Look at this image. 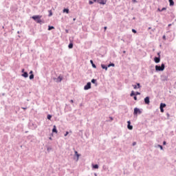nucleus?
Returning a JSON list of instances; mask_svg holds the SVG:
<instances>
[{
    "instance_id": "27",
    "label": "nucleus",
    "mask_w": 176,
    "mask_h": 176,
    "mask_svg": "<svg viewBox=\"0 0 176 176\" xmlns=\"http://www.w3.org/2000/svg\"><path fill=\"white\" fill-rule=\"evenodd\" d=\"M94 168H98V165L97 164L94 165Z\"/></svg>"
},
{
    "instance_id": "49",
    "label": "nucleus",
    "mask_w": 176,
    "mask_h": 176,
    "mask_svg": "<svg viewBox=\"0 0 176 176\" xmlns=\"http://www.w3.org/2000/svg\"><path fill=\"white\" fill-rule=\"evenodd\" d=\"M30 74H32V71H31V72H30Z\"/></svg>"
},
{
    "instance_id": "47",
    "label": "nucleus",
    "mask_w": 176,
    "mask_h": 176,
    "mask_svg": "<svg viewBox=\"0 0 176 176\" xmlns=\"http://www.w3.org/2000/svg\"><path fill=\"white\" fill-rule=\"evenodd\" d=\"M94 175H95V176H97V173H94Z\"/></svg>"
},
{
    "instance_id": "10",
    "label": "nucleus",
    "mask_w": 176,
    "mask_h": 176,
    "mask_svg": "<svg viewBox=\"0 0 176 176\" xmlns=\"http://www.w3.org/2000/svg\"><path fill=\"white\" fill-rule=\"evenodd\" d=\"M52 133H56V134H57V133H58L57 128H56V125L54 126V128L52 129Z\"/></svg>"
},
{
    "instance_id": "25",
    "label": "nucleus",
    "mask_w": 176,
    "mask_h": 176,
    "mask_svg": "<svg viewBox=\"0 0 176 176\" xmlns=\"http://www.w3.org/2000/svg\"><path fill=\"white\" fill-rule=\"evenodd\" d=\"M132 32H133L134 34H137V30H136L133 29V30H132Z\"/></svg>"
},
{
    "instance_id": "48",
    "label": "nucleus",
    "mask_w": 176,
    "mask_h": 176,
    "mask_svg": "<svg viewBox=\"0 0 176 176\" xmlns=\"http://www.w3.org/2000/svg\"><path fill=\"white\" fill-rule=\"evenodd\" d=\"M73 20H74V21H75V20H76V19L74 18Z\"/></svg>"
},
{
    "instance_id": "14",
    "label": "nucleus",
    "mask_w": 176,
    "mask_h": 176,
    "mask_svg": "<svg viewBox=\"0 0 176 176\" xmlns=\"http://www.w3.org/2000/svg\"><path fill=\"white\" fill-rule=\"evenodd\" d=\"M101 67H102V69H105V71L108 70V67L107 66H105V65H101Z\"/></svg>"
},
{
    "instance_id": "3",
    "label": "nucleus",
    "mask_w": 176,
    "mask_h": 176,
    "mask_svg": "<svg viewBox=\"0 0 176 176\" xmlns=\"http://www.w3.org/2000/svg\"><path fill=\"white\" fill-rule=\"evenodd\" d=\"M91 89V82H87V84L84 87V90H89Z\"/></svg>"
},
{
    "instance_id": "31",
    "label": "nucleus",
    "mask_w": 176,
    "mask_h": 176,
    "mask_svg": "<svg viewBox=\"0 0 176 176\" xmlns=\"http://www.w3.org/2000/svg\"><path fill=\"white\" fill-rule=\"evenodd\" d=\"M166 8H163L161 10H160V12H163V10H166Z\"/></svg>"
},
{
    "instance_id": "26",
    "label": "nucleus",
    "mask_w": 176,
    "mask_h": 176,
    "mask_svg": "<svg viewBox=\"0 0 176 176\" xmlns=\"http://www.w3.org/2000/svg\"><path fill=\"white\" fill-rule=\"evenodd\" d=\"M96 79H92L91 80V83H96Z\"/></svg>"
},
{
    "instance_id": "34",
    "label": "nucleus",
    "mask_w": 176,
    "mask_h": 176,
    "mask_svg": "<svg viewBox=\"0 0 176 176\" xmlns=\"http://www.w3.org/2000/svg\"><path fill=\"white\" fill-rule=\"evenodd\" d=\"M162 38H163L164 41H166V35H164Z\"/></svg>"
},
{
    "instance_id": "45",
    "label": "nucleus",
    "mask_w": 176,
    "mask_h": 176,
    "mask_svg": "<svg viewBox=\"0 0 176 176\" xmlns=\"http://www.w3.org/2000/svg\"><path fill=\"white\" fill-rule=\"evenodd\" d=\"M21 72H23V74H24V69H22Z\"/></svg>"
},
{
    "instance_id": "28",
    "label": "nucleus",
    "mask_w": 176,
    "mask_h": 176,
    "mask_svg": "<svg viewBox=\"0 0 176 176\" xmlns=\"http://www.w3.org/2000/svg\"><path fill=\"white\" fill-rule=\"evenodd\" d=\"M160 111H161L162 113L164 112V109H163V108L160 107Z\"/></svg>"
},
{
    "instance_id": "41",
    "label": "nucleus",
    "mask_w": 176,
    "mask_h": 176,
    "mask_svg": "<svg viewBox=\"0 0 176 176\" xmlns=\"http://www.w3.org/2000/svg\"><path fill=\"white\" fill-rule=\"evenodd\" d=\"M163 145H166V141L163 142Z\"/></svg>"
},
{
    "instance_id": "42",
    "label": "nucleus",
    "mask_w": 176,
    "mask_h": 176,
    "mask_svg": "<svg viewBox=\"0 0 176 176\" xmlns=\"http://www.w3.org/2000/svg\"><path fill=\"white\" fill-rule=\"evenodd\" d=\"M94 2H98V0H94Z\"/></svg>"
},
{
    "instance_id": "21",
    "label": "nucleus",
    "mask_w": 176,
    "mask_h": 176,
    "mask_svg": "<svg viewBox=\"0 0 176 176\" xmlns=\"http://www.w3.org/2000/svg\"><path fill=\"white\" fill-rule=\"evenodd\" d=\"M47 118L48 120H50L52 119V116L48 115Z\"/></svg>"
},
{
    "instance_id": "2",
    "label": "nucleus",
    "mask_w": 176,
    "mask_h": 176,
    "mask_svg": "<svg viewBox=\"0 0 176 176\" xmlns=\"http://www.w3.org/2000/svg\"><path fill=\"white\" fill-rule=\"evenodd\" d=\"M155 71H164V63H162L161 66L156 65Z\"/></svg>"
},
{
    "instance_id": "8",
    "label": "nucleus",
    "mask_w": 176,
    "mask_h": 176,
    "mask_svg": "<svg viewBox=\"0 0 176 176\" xmlns=\"http://www.w3.org/2000/svg\"><path fill=\"white\" fill-rule=\"evenodd\" d=\"M127 123H128L127 127L129 130H133V126L130 125L131 122L130 121H128Z\"/></svg>"
},
{
    "instance_id": "24",
    "label": "nucleus",
    "mask_w": 176,
    "mask_h": 176,
    "mask_svg": "<svg viewBox=\"0 0 176 176\" xmlns=\"http://www.w3.org/2000/svg\"><path fill=\"white\" fill-rule=\"evenodd\" d=\"M30 79H34V74H31L30 76Z\"/></svg>"
},
{
    "instance_id": "7",
    "label": "nucleus",
    "mask_w": 176,
    "mask_h": 176,
    "mask_svg": "<svg viewBox=\"0 0 176 176\" xmlns=\"http://www.w3.org/2000/svg\"><path fill=\"white\" fill-rule=\"evenodd\" d=\"M154 61H155V63H156L157 64L159 63H160V57H155V58H154Z\"/></svg>"
},
{
    "instance_id": "35",
    "label": "nucleus",
    "mask_w": 176,
    "mask_h": 176,
    "mask_svg": "<svg viewBox=\"0 0 176 176\" xmlns=\"http://www.w3.org/2000/svg\"><path fill=\"white\" fill-rule=\"evenodd\" d=\"M133 98H134L135 101H137V96H135L133 97Z\"/></svg>"
},
{
    "instance_id": "36",
    "label": "nucleus",
    "mask_w": 176,
    "mask_h": 176,
    "mask_svg": "<svg viewBox=\"0 0 176 176\" xmlns=\"http://www.w3.org/2000/svg\"><path fill=\"white\" fill-rule=\"evenodd\" d=\"M74 153H75V155H78V151H74Z\"/></svg>"
},
{
    "instance_id": "54",
    "label": "nucleus",
    "mask_w": 176,
    "mask_h": 176,
    "mask_svg": "<svg viewBox=\"0 0 176 176\" xmlns=\"http://www.w3.org/2000/svg\"><path fill=\"white\" fill-rule=\"evenodd\" d=\"M124 53H126V51H124Z\"/></svg>"
},
{
    "instance_id": "44",
    "label": "nucleus",
    "mask_w": 176,
    "mask_h": 176,
    "mask_svg": "<svg viewBox=\"0 0 176 176\" xmlns=\"http://www.w3.org/2000/svg\"><path fill=\"white\" fill-rule=\"evenodd\" d=\"M135 144H137L136 142H133V145L134 146V145H135Z\"/></svg>"
},
{
    "instance_id": "32",
    "label": "nucleus",
    "mask_w": 176,
    "mask_h": 176,
    "mask_svg": "<svg viewBox=\"0 0 176 176\" xmlns=\"http://www.w3.org/2000/svg\"><path fill=\"white\" fill-rule=\"evenodd\" d=\"M140 94H141V93H140V92H136L135 96H140Z\"/></svg>"
},
{
    "instance_id": "33",
    "label": "nucleus",
    "mask_w": 176,
    "mask_h": 176,
    "mask_svg": "<svg viewBox=\"0 0 176 176\" xmlns=\"http://www.w3.org/2000/svg\"><path fill=\"white\" fill-rule=\"evenodd\" d=\"M158 146L160 148V149H163V146L162 145H158Z\"/></svg>"
},
{
    "instance_id": "15",
    "label": "nucleus",
    "mask_w": 176,
    "mask_h": 176,
    "mask_svg": "<svg viewBox=\"0 0 176 176\" xmlns=\"http://www.w3.org/2000/svg\"><path fill=\"white\" fill-rule=\"evenodd\" d=\"M22 76H23V78H28V73L24 72V73L22 74Z\"/></svg>"
},
{
    "instance_id": "16",
    "label": "nucleus",
    "mask_w": 176,
    "mask_h": 176,
    "mask_svg": "<svg viewBox=\"0 0 176 176\" xmlns=\"http://www.w3.org/2000/svg\"><path fill=\"white\" fill-rule=\"evenodd\" d=\"M170 6H174V1L169 0Z\"/></svg>"
},
{
    "instance_id": "11",
    "label": "nucleus",
    "mask_w": 176,
    "mask_h": 176,
    "mask_svg": "<svg viewBox=\"0 0 176 176\" xmlns=\"http://www.w3.org/2000/svg\"><path fill=\"white\" fill-rule=\"evenodd\" d=\"M63 13H67L68 14V13H69V10L68 8L63 9Z\"/></svg>"
},
{
    "instance_id": "13",
    "label": "nucleus",
    "mask_w": 176,
    "mask_h": 176,
    "mask_svg": "<svg viewBox=\"0 0 176 176\" xmlns=\"http://www.w3.org/2000/svg\"><path fill=\"white\" fill-rule=\"evenodd\" d=\"M166 103H161L160 104V108H166Z\"/></svg>"
},
{
    "instance_id": "6",
    "label": "nucleus",
    "mask_w": 176,
    "mask_h": 176,
    "mask_svg": "<svg viewBox=\"0 0 176 176\" xmlns=\"http://www.w3.org/2000/svg\"><path fill=\"white\" fill-rule=\"evenodd\" d=\"M144 102L147 105H149V103L151 102V101L149 100V97L147 96L144 98Z\"/></svg>"
},
{
    "instance_id": "39",
    "label": "nucleus",
    "mask_w": 176,
    "mask_h": 176,
    "mask_svg": "<svg viewBox=\"0 0 176 176\" xmlns=\"http://www.w3.org/2000/svg\"><path fill=\"white\" fill-rule=\"evenodd\" d=\"M157 55L159 56V57H160V52H158Z\"/></svg>"
},
{
    "instance_id": "53",
    "label": "nucleus",
    "mask_w": 176,
    "mask_h": 176,
    "mask_svg": "<svg viewBox=\"0 0 176 176\" xmlns=\"http://www.w3.org/2000/svg\"><path fill=\"white\" fill-rule=\"evenodd\" d=\"M148 30H151V28H148Z\"/></svg>"
},
{
    "instance_id": "18",
    "label": "nucleus",
    "mask_w": 176,
    "mask_h": 176,
    "mask_svg": "<svg viewBox=\"0 0 176 176\" xmlns=\"http://www.w3.org/2000/svg\"><path fill=\"white\" fill-rule=\"evenodd\" d=\"M72 47H74V44L69 43V49H72Z\"/></svg>"
},
{
    "instance_id": "12",
    "label": "nucleus",
    "mask_w": 176,
    "mask_h": 176,
    "mask_svg": "<svg viewBox=\"0 0 176 176\" xmlns=\"http://www.w3.org/2000/svg\"><path fill=\"white\" fill-rule=\"evenodd\" d=\"M61 80H63V77L61 76H58L57 78H56V82H61Z\"/></svg>"
},
{
    "instance_id": "37",
    "label": "nucleus",
    "mask_w": 176,
    "mask_h": 176,
    "mask_svg": "<svg viewBox=\"0 0 176 176\" xmlns=\"http://www.w3.org/2000/svg\"><path fill=\"white\" fill-rule=\"evenodd\" d=\"M107 26H105L104 28V31H107Z\"/></svg>"
},
{
    "instance_id": "19",
    "label": "nucleus",
    "mask_w": 176,
    "mask_h": 176,
    "mask_svg": "<svg viewBox=\"0 0 176 176\" xmlns=\"http://www.w3.org/2000/svg\"><path fill=\"white\" fill-rule=\"evenodd\" d=\"M51 30H54V27L53 26H49L48 31H50Z\"/></svg>"
},
{
    "instance_id": "22",
    "label": "nucleus",
    "mask_w": 176,
    "mask_h": 176,
    "mask_svg": "<svg viewBox=\"0 0 176 176\" xmlns=\"http://www.w3.org/2000/svg\"><path fill=\"white\" fill-rule=\"evenodd\" d=\"M108 67H115V64H113V63L109 64V65H108Z\"/></svg>"
},
{
    "instance_id": "17",
    "label": "nucleus",
    "mask_w": 176,
    "mask_h": 176,
    "mask_svg": "<svg viewBox=\"0 0 176 176\" xmlns=\"http://www.w3.org/2000/svg\"><path fill=\"white\" fill-rule=\"evenodd\" d=\"M90 63H91V64H92V67H94V68H96L97 67L94 65V63H93V60H90Z\"/></svg>"
},
{
    "instance_id": "23",
    "label": "nucleus",
    "mask_w": 176,
    "mask_h": 176,
    "mask_svg": "<svg viewBox=\"0 0 176 176\" xmlns=\"http://www.w3.org/2000/svg\"><path fill=\"white\" fill-rule=\"evenodd\" d=\"M76 156V157H77V161H78V160H79V157H80V155L77 154Z\"/></svg>"
},
{
    "instance_id": "50",
    "label": "nucleus",
    "mask_w": 176,
    "mask_h": 176,
    "mask_svg": "<svg viewBox=\"0 0 176 176\" xmlns=\"http://www.w3.org/2000/svg\"><path fill=\"white\" fill-rule=\"evenodd\" d=\"M23 109H27V108H22Z\"/></svg>"
},
{
    "instance_id": "46",
    "label": "nucleus",
    "mask_w": 176,
    "mask_h": 176,
    "mask_svg": "<svg viewBox=\"0 0 176 176\" xmlns=\"http://www.w3.org/2000/svg\"><path fill=\"white\" fill-rule=\"evenodd\" d=\"M160 10H160V8H158V12H160Z\"/></svg>"
},
{
    "instance_id": "43",
    "label": "nucleus",
    "mask_w": 176,
    "mask_h": 176,
    "mask_svg": "<svg viewBox=\"0 0 176 176\" xmlns=\"http://www.w3.org/2000/svg\"><path fill=\"white\" fill-rule=\"evenodd\" d=\"M111 120H113V118L112 117L110 118Z\"/></svg>"
},
{
    "instance_id": "1",
    "label": "nucleus",
    "mask_w": 176,
    "mask_h": 176,
    "mask_svg": "<svg viewBox=\"0 0 176 176\" xmlns=\"http://www.w3.org/2000/svg\"><path fill=\"white\" fill-rule=\"evenodd\" d=\"M32 19H33V20H34V21H36L38 24H42V20L41 19H42V15H35L33 16Z\"/></svg>"
},
{
    "instance_id": "29",
    "label": "nucleus",
    "mask_w": 176,
    "mask_h": 176,
    "mask_svg": "<svg viewBox=\"0 0 176 176\" xmlns=\"http://www.w3.org/2000/svg\"><path fill=\"white\" fill-rule=\"evenodd\" d=\"M89 5H93V3H94V2H93L92 1H89Z\"/></svg>"
},
{
    "instance_id": "5",
    "label": "nucleus",
    "mask_w": 176,
    "mask_h": 176,
    "mask_svg": "<svg viewBox=\"0 0 176 176\" xmlns=\"http://www.w3.org/2000/svg\"><path fill=\"white\" fill-rule=\"evenodd\" d=\"M98 3L105 5L107 3V0H98Z\"/></svg>"
},
{
    "instance_id": "20",
    "label": "nucleus",
    "mask_w": 176,
    "mask_h": 176,
    "mask_svg": "<svg viewBox=\"0 0 176 176\" xmlns=\"http://www.w3.org/2000/svg\"><path fill=\"white\" fill-rule=\"evenodd\" d=\"M130 96H131V97H133V96H135V93H134V91H131Z\"/></svg>"
},
{
    "instance_id": "9",
    "label": "nucleus",
    "mask_w": 176,
    "mask_h": 176,
    "mask_svg": "<svg viewBox=\"0 0 176 176\" xmlns=\"http://www.w3.org/2000/svg\"><path fill=\"white\" fill-rule=\"evenodd\" d=\"M133 89H140L141 87V85H140V83H137V85H133Z\"/></svg>"
},
{
    "instance_id": "4",
    "label": "nucleus",
    "mask_w": 176,
    "mask_h": 176,
    "mask_svg": "<svg viewBox=\"0 0 176 176\" xmlns=\"http://www.w3.org/2000/svg\"><path fill=\"white\" fill-rule=\"evenodd\" d=\"M137 113L141 114V110H140V109L135 107L134 109V115H137Z\"/></svg>"
},
{
    "instance_id": "30",
    "label": "nucleus",
    "mask_w": 176,
    "mask_h": 176,
    "mask_svg": "<svg viewBox=\"0 0 176 176\" xmlns=\"http://www.w3.org/2000/svg\"><path fill=\"white\" fill-rule=\"evenodd\" d=\"M68 134H69V133L68 131H66V133L65 134V137H67Z\"/></svg>"
},
{
    "instance_id": "52",
    "label": "nucleus",
    "mask_w": 176,
    "mask_h": 176,
    "mask_svg": "<svg viewBox=\"0 0 176 176\" xmlns=\"http://www.w3.org/2000/svg\"><path fill=\"white\" fill-rule=\"evenodd\" d=\"M133 2H136V1H135V0H133Z\"/></svg>"
},
{
    "instance_id": "51",
    "label": "nucleus",
    "mask_w": 176,
    "mask_h": 176,
    "mask_svg": "<svg viewBox=\"0 0 176 176\" xmlns=\"http://www.w3.org/2000/svg\"><path fill=\"white\" fill-rule=\"evenodd\" d=\"M168 26H169V27L171 26V24H169Z\"/></svg>"
},
{
    "instance_id": "40",
    "label": "nucleus",
    "mask_w": 176,
    "mask_h": 176,
    "mask_svg": "<svg viewBox=\"0 0 176 176\" xmlns=\"http://www.w3.org/2000/svg\"><path fill=\"white\" fill-rule=\"evenodd\" d=\"M53 14L52 13V12H50V15L49 16H52Z\"/></svg>"
},
{
    "instance_id": "38",
    "label": "nucleus",
    "mask_w": 176,
    "mask_h": 176,
    "mask_svg": "<svg viewBox=\"0 0 176 176\" xmlns=\"http://www.w3.org/2000/svg\"><path fill=\"white\" fill-rule=\"evenodd\" d=\"M70 102H72V104H74V100H71Z\"/></svg>"
}]
</instances>
